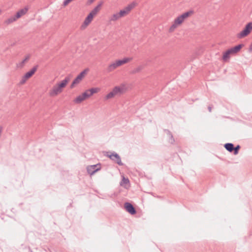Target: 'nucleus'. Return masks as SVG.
Listing matches in <instances>:
<instances>
[{"instance_id":"bb28decb","label":"nucleus","mask_w":252,"mask_h":252,"mask_svg":"<svg viewBox=\"0 0 252 252\" xmlns=\"http://www.w3.org/2000/svg\"><path fill=\"white\" fill-rule=\"evenodd\" d=\"M184 21V20L183 19V18H181L180 16H178L176 19L174 20V21H175L176 23L179 25L181 24Z\"/></svg>"},{"instance_id":"72a5a7b5","label":"nucleus","mask_w":252,"mask_h":252,"mask_svg":"<svg viewBox=\"0 0 252 252\" xmlns=\"http://www.w3.org/2000/svg\"><path fill=\"white\" fill-rule=\"evenodd\" d=\"M123 181H124V183H125V184H126L129 182V180L128 179L124 178Z\"/></svg>"},{"instance_id":"dca6fc26","label":"nucleus","mask_w":252,"mask_h":252,"mask_svg":"<svg viewBox=\"0 0 252 252\" xmlns=\"http://www.w3.org/2000/svg\"><path fill=\"white\" fill-rule=\"evenodd\" d=\"M82 80H80L79 78L76 77L74 79V80L73 81L72 83L70 85V89H73V88H74L76 85L79 84L81 82V81Z\"/></svg>"},{"instance_id":"f704fd0d","label":"nucleus","mask_w":252,"mask_h":252,"mask_svg":"<svg viewBox=\"0 0 252 252\" xmlns=\"http://www.w3.org/2000/svg\"><path fill=\"white\" fill-rule=\"evenodd\" d=\"M249 52H252V43L251 44V45L249 46Z\"/></svg>"},{"instance_id":"b1692460","label":"nucleus","mask_w":252,"mask_h":252,"mask_svg":"<svg viewBox=\"0 0 252 252\" xmlns=\"http://www.w3.org/2000/svg\"><path fill=\"white\" fill-rule=\"evenodd\" d=\"M178 26L179 25L177 24L175 21H174L173 23L169 28V32H173L177 28Z\"/></svg>"},{"instance_id":"f3484780","label":"nucleus","mask_w":252,"mask_h":252,"mask_svg":"<svg viewBox=\"0 0 252 252\" xmlns=\"http://www.w3.org/2000/svg\"><path fill=\"white\" fill-rule=\"evenodd\" d=\"M193 11L192 10H189V11H187L186 12H185L183 13L182 15H180L182 18L184 20H185V19L190 16L192 14H193Z\"/></svg>"},{"instance_id":"c756f323","label":"nucleus","mask_w":252,"mask_h":252,"mask_svg":"<svg viewBox=\"0 0 252 252\" xmlns=\"http://www.w3.org/2000/svg\"><path fill=\"white\" fill-rule=\"evenodd\" d=\"M115 95L114 94V93L111 91L109 93H108L106 96V99H110L112 97H113Z\"/></svg>"},{"instance_id":"2f4dec72","label":"nucleus","mask_w":252,"mask_h":252,"mask_svg":"<svg viewBox=\"0 0 252 252\" xmlns=\"http://www.w3.org/2000/svg\"><path fill=\"white\" fill-rule=\"evenodd\" d=\"M28 79V78H25V75L23 77L21 81H20L21 84H24L26 80Z\"/></svg>"},{"instance_id":"a211bd4d","label":"nucleus","mask_w":252,"mask_h":252,"mask_svg":"<svg viewBox=\"0 0 252 252\" xmlns=\"http://www.w3.org/2000/svg\"><path fill=\"white\" fill-rule=\"evenodd\" d=\"M131 60V58H124L123 60H118L119 63L120 65H122L126 63H127V62H129Z\"/></svg>"},{"instance_id":"f03ea898","label":"nucleus","mask_w":252,"mask_h":252,"mask_svg":"<svg viewBox=\"0 0 252 252\" xmlns=\"http://www.w3.org/2000/svg\"><path fill=\"white\" fill-rule=\"evenodd\" d=\"M252 31V22L248 23L244 29L237 34V37L239 38H242L249 35Z\"/></svg>"},{"instance_id":"4468645a","label":"nucleus","mask_w":252,"mask_h":252,"mask_svg":"<svg viewBox=\"0 0 252 252\" xmlns=\"http://www.w3.org/2000/svg\"><path fill=\"white\" fill-rule=\"evenodd\" d=\"M94 16V15H93L92 13H90L87 16V17L86 18L84 22V24H85V25H89V24H90L91 22L92 21Z\"/></svg>"},{"instance_id":"1a4fd4ad","label":"nucleus","mask_w":252,"mask_h":252,"mask_svg":"<svg viewBox=\"0 0 252 252\" xmlns=\"http://www.w3.org/2000/svg\"><path fill=\"white\" fill-rule=\"evenodd\" d=\"M37 65L33 67L29 71L27 72L25 74V78L29 79L31 77L37 70Z\"/></svg>"},{"instance_id":"c85d7f7f","label":"nucleus","mask_w":252,"mask_h":252,"mask_svg":"<svg viewBox=\"0 0 252 252\" xmlns=\"http://www.w3.org/2000/svg\"><path fill=\"white\" fill-rule=\"evenodd\" d=\"M240 148L241 147L239 145L234 147V150L233 151L234 155H236L238 154Z\"/></svg>"},{"instance_id":"39448f33","label":"nucleus","mask_w":252,"mask_h":252,"mask_svg":"<svg viewBox=\"0 0 252 252\" xmlns=\"http://www.w3.org/2000/svg\"><path fill=\"white\" fill-rule=\"evenodd\" d=\"M124 207L126 210L131 215H134L136 213V211L133 205L129 202H126L124 204Z\"/></svg>"},{"instance_id":"a878e982","label":"nucleus","mask_w":252,"mask_h":252,"mask_svg":"<svg viewBox=\"0 0 252 252\" xmlns=\"http://www.w3.org/2000/svg\"><path fill=\"white\" fill-rule=\"evenodd\" d=\"M99 90V89L96 88H92L88 90V92L90 94V95H92L94 94L97 93Z\"/></svg>"},{"instance_id":"6e6552de","label":"nucleus","mask_w":252,"mask_h":252,"mask_svg":"<svg viewBox=\"0 0 252 252\" xmlns=\"http://www.w3.org/2000/svg\"><path fill=\"white\" fill-rule=\"evenodd\" d=\"M120 66V65L119 62L117 60L116 61V62L109 64L108 65V66L107 67L106 70L108 72H110L113 71L114 70H115L117 67H118V66Z\"/></svg>"},{"instance_id":"0eeeda50","label":"nucleus","mask_w":252,"mask_h":252,"mask_svg":"<svg viewBox=\"0 0 252 252\" xmlns=\"http://www.w3.org/2000/svg\"><path fill=\"white\" fill-rule=\"evenodd\" d=\"M97 164L90 165L87 167V171L91 175H93L100 169V168H96Z\"/></svg>"},{"instance_id":"7ed1b4c3","label":"nucleus","mask_w":252,"mask_h":252,"mask_svg":"<svg viewBox=\"0 0 252 252\" xmlns=\"http://www.w3.org/2000/svg\"><path fill=\"white\" fill-rule=\"evenodd\" d=\"M135 3L133 2L128 4L124 9L120 10V11L119 12V14L121 18L127 15L131 11V10L135 7Z\"/></svg>"},{"instance_id":"393cba45","label":"nucleus","mask_w":252,"mask_h":252,"mask_svg":"<svg viewBox=\"0 0 252 252\" xmlns=\"http://www.w3.org/2000/svg\"><path fill=\"white\" fill-rule=\"evenodd\" d=\"M17 19L16 18V17L14 16H13V17H11L8 19H7L5 21V23L6 24H11L12 23V22L15 21Z\"/></svg>"},{"instance_id":"423d86ee","label":"nucleus","mask_w":252,"mask_h":252,"mask_svg":"<svg viewBox=\"0 0 252 252\" xmlns=\"http://www.w3.org/2000/svg\"><path fill=\"white\" fill-rule=\"evenodd\" d=\"M62 92V89L60 88L59 86L57 85L53 87V89L49 92V94L51 96H54L58 95L59 94Z\"/></svg>"},{"instance_id":"6ab92c4d","label":"nucleus","mask_w":252,"mask_h":252,"mask_svg":"<svg viewBox=\"0 0 252 252\" xmlns=\"http://www.w3.org/2000/svg\"><path fill=\"white\" fill-rule=\"evenodd\" d=\"M84 100L85 99L83 97L81 94H80L76 97V98L74 100V102L75 103L79 104Z\"/></svg>"},{"instance_id":"7c9ffc66","label":"nucleus","mask_w":252,"mask_h":252,"mask_svg":"<svg viewBox=\"0 0 252 252\" xmlns=\"http://www.w3.org/2000/svg\"><path fill=\"white\" fill-rule=\"evenodd\" d=\"M141 69H142V67H141V66H138V67H137V68H135V69L133 70L132 72H133V73H137V72H139Z\"/></svg>"},{"instance_id":"ddd939ff","label":"nucleus","mask_w":252,"mask_h":252,"mask_svg":"<svg viewBox=\"0 0 252 252\" xmlns=\"http://www.w3.org/2000/svg\"><path fill=\"white\" fill-rule=\"evenodd\" d=\"M224 147L227 151L230 153L233 152L234 149V145L231 143L225 144Z\"/></svg>"},{"instance_id":"9b49d317","label":"nucleus","mask_w":252,"mask_h":252,"mask_svg":"<svg viewBox=\"0 0 252 252\" xmlns=\"http://www.w3.org/2000/svg\"><path fill=\"white\" fill-rule=\"evenodd\" d=\"M28 10V8L27 7H25L24 8L21 9L16 13L15 16L17 19H18L22 16L25 15L27 12Z\"/></svg>"},{"instance_id":"c9c22d12","label":"nucleus","mask_w":252,"mask_h":252,"mask_svg":"<svg viewBox=\"0 0 252 252\" xmlns=\"http://www.w3.org/2000/svg\"><path fill=\"white\" fill-rule=\"evenodd\" d=\"M1 10L0 9V15L1 14Z\"/></svg>"},{"instance_id":"412c9836","label":"nucleus","mask_w":252,"mask_h":252,"mask_svg":"<svg viewBox=\"0 0 252 252\" xmlns=\"http://www.w3.org/2000/svg\"><path fill=\"white\" fill-rule=\"evenodd\" d=\"M121 17L119 15V13H117L112 15V16L110 18V21H115L118 20Z\"/></svg>"},{"instance_id":"f8f14e48","label":"nucleus","mask_w":252,"mask_h":252,"mask_svg":"<svg viewBox=\"0 0 252 252\" xmlns=\"http://www.w3.org/2000/svg\"><path fill=\"white\" fill-rule=\"evenodd\" d=\"M164 131L167 134V135L169 137V142L172 144H174L175 142V139L173 137V136L171 132L169 130L166 129H164Z\"/></svg>"},{"instance_id":"473e14b6","label":"nucleus","mask_w":252,"mask_h":252,"mask_svg":"<svg viewBox=\"0 0 252 252\" xmlns=\"http://www.w3.org/2000/svg\"><path fill=\"white\" fill-rule=\"evenodd\" d=\"M208 110L210 112H212V105H209L208 107Z\"/></svg>"},{"instance_id":"9d476101","label":"nucleus","mask_w":252,"mask_h":252,"mask_svg":"<svg viewBox=\"0 0 252 252\" xmlns=\"http://www.w3.org/2000/svg\"><path fill=\"white\" fill-rule=\"evenodd\" d=\"M70 80V75L67 76L64 80L62 81V82L58 84L60 88H61L62 89L64 88L68 82Z\"/></svg>"},{"instance_id":"20e7f679","label":"nucleus","mask_w":252,"mask_h":252,"mask_svg":"<svg viewBox=\"0 0 252 252\" xmlns=\"http://www.w3.org/2000/svg\"><path fill=\"white\" fill-rule=\"evenodd\" d=\"M107 156L109 157L112 160L117 163L119 165H123V163L121 161L120 156L116 153H110V154H108Z\"/></svg>"},{"instance_id":"5701e85b","label":"nucleus","mask_w":252,"mask_h":252,"mask_svg":"<svg viewBox=\"0 0 252 252\" xmlns=\"http://www.w3.org/2000/svg\"><path fill=\"white\" fill-rule=\"evenodd\" d=\"M30 59V56L28 55L24 60H23L21 63H20L17 65L19 67H23L26 61Z\"/></svg>"},{"instance_id":"aec40b11","label":"nucleus","mask_w":252,"mask_h":252,"mask_svg":"<svg viewBox=\"0 0 252 252\" xmlns=\"http://www.w3.org/2000/svg\"><path fill=\"white\" fill-rule=\"evenodd\" d=\"M88 69H85L83 71H82L81 73H80L77 77L79 78L80 80H82L83 78L85 77V75L86 74L87 72L88 71Z\"/></svg>"},{"instance_id":"2eb2a0df","label":"nucleus","mask_w":252,"mask_h":252,"mask_svg":"<svg viewBox=\"0 0 252 252\" xmlns=\"http://www.w3.org/2000/svg\"><path fill=\"white\" fill-rule=\"evenodd\" d=\"M102 4V2H100L96 7H95L90 12L93 15L95 16L97 12L99 11L100 7Z\"/></svg>"},{"instance_id":"4be33fe9","label":"nucleus","mask_w":252,"mask_h":252,"mask_svg":"<svg viewBox=\"0 0 252 252\" xmlns=\"http://www.w3.org/2000/svg\"><path fill=\"white\" fill-rule=\"evenodd\" d=\"M112 92L116 95L118 93H120L122 92V89L119 86H116L114 88Z\"/></svg>"},{"instance_id":"e433bc0d","label":"nucleus","mask_w":252,"mask_h":252,"mask_svg":"<svg viewBox=\"0 0 252 252\" xmlns=\"http://www.w3.org/2000/svg\"><path fill=\"white\" fill-rule=\"evenodd\" d=\"M91 2H93V0H91Z\"/></svg>"},{"instance_id":"cd10ccee","label":"nucleus","mask_w":252,"mask_h":252,"mask_svg":"<svg viewBox=\"0 0 252 252\" xmlns=\"http://www.w3.org/2000/svg\"><path fill=\"white\" fill-rule=\"evenodd\" d=\"M81 95L85 99V100L86 99H87V98L89 97L90 96H91L90 94L88 92V90H87L86 92H85L83 93H82Z\"/></svg>"},{"instance_id":"f257e3e1","label":"nucleus","mask_w":252,"mask_h":252,"mask_svg":"<svg viewBox=\"0 0 252 252\" xmlns=\"http://www.w3.org/2000/svg\"><path fill=\"white\" fill-rule=\"evenodd\" d=\"M244 46V45L243 44H240L226 50L223 54V61L224 62H227L229 59L230 55L237 54Z\"/></svg>"}]
</instances>
